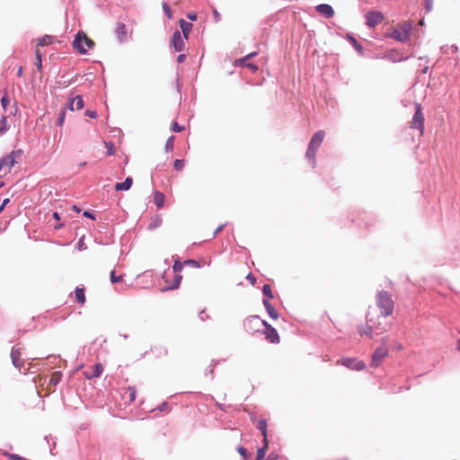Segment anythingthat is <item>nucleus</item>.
<instances>
[{
    "mask_svg": "<svg viewBox=\"0 0 460 460\" xmlns=\"http://www.w3.org/2000/svg\"><path fill=\"white\" fill-rule=\"evenodd\" d=\"M394 302L387 291H379L376 296V304L369 306L367 313V323L359 325L358 330L361 336L372 339L374 333H383L388 330L386 318L394 313Z\"/></svg>",
    "mask_w": 460,
    "mask_h": 460,
    "instance_id": "obj_1",
    "label": "nucleus"
},
{
    "mask_svg": "<svg viewBox=\"0 0 460 460\" xmlns=\"http://www.w3.org/2000/svg\"><path fill=\"white\" fill-rule=\"evenodd\" d=\"M255 325L260 326L262 325L264 327V330L262 331V333L265 335V339L270 342V343H279V336L277 332V330L272 327L270 323H268L266 321L261 320L257 315L250 316L246 319L244 322V325L246 328H248L249 325Z\"/></svg>",
    "mask_w": 460,
    "mask_h": 460,
    "instance_id": "obj_2",
    "label": "nucleus"
},
{
    "mask_svg": "<svg viewBox=\"0 0 460 460\" xmlns=\"http://www.w3.org/2000/svg\"><path fill=\"white\" fill-rule=\"evenodd\" d=\"M411 24L408 22L398 24L387 31L386 36L400 42H407L410 40Z\"/></svg>",
    "mask_w": 460,
    "mask_h": 460,
    "instance_id": "obj_3",
    "label": "nucleus"
},
{
    "mask_svg": "<svg viewBox=\"0 0 460 460\" xmlns=\"http://www.w3.org/2000/svg\"><path fill=\"white\" fill-rule=\"evenodd\" d=\"M325 137V132L323 130H319L316 133L314 134V136L311 138V141L309 143L307 151H306V157L308 160H310L313 166H314L315 164V155L317 149L322 145L323 139Z\"/></svg>",
    "mask_w": 460,
    "mask_h": 460,
    "instance_id": "obj_4",
    "label": "nucleus"
},
{
    "mask_svg": "<svg viewBox=\"0 0 460 460\" xmlns=\"http://www.w3.org/2000/svg\"><path fill=\"white\" fill-rule=\"evenodd\" d=\"M84 45L90 49L93 46V41L91 39H89L84 33L78 32L75 35V38L73 41V47L79 53L85 54L86 49L84 48Z\"/></svg>",
    "mask_w": 460,
    "mask_h": 460,
    "instance_id": "obj_5",
    "label": "nucleus"
},
{
    "mask_svg": "<svg viewBox=\"0 0 460 460\" xmlns=\"http://www.w3.org/2000/svg\"><path fill=\"white\" fill-rule=\"evenodd\" d=\"M424 115L422 112V108L420 103L415 104V113L411 121V128H417L420 130V135H423L424 132Z\"/></svg>",
    "mask_w": 460,
    "mask_h": 460,
    "instance_id": "obj_6",
    "label": "nucleus"
},
{
    "mask_svg": "<svg viewBox=\"0 0 460 460\" xmlns=\"http://www.w3.org/2000/svg\"><path fill=\"white\" fill-rule=\"evenodd\" d=\"M337 363L348 368L357 371L363 370L366 367V365L363 361L358 360L357 358H342L340 360H338Z\"/></svg>",
    "mask_w": 460,
    "mask_h": 460,
    "instance_id": "obj_7",
    "label": "nucleus"
},
{
    "mask_svg": "<svg viewBox=\"0 0 460 460\" xmlns=\"http://www.w3.org/2000/svg\"><path fill=\"white\" fill-rule=\"evenodd\" d=\"M366 24L369 28H374L377 24L381 23L385 19L384 14L379 11H369L365 14Z\"/></svg>",
    "mask_w": 460,
    "mask_h": 460,
    "instance_id": "obj_8",
    "label": "nucleus"
},
{
    "mask_svg": "<svg viewBox=\"0 0 460 460\" xmlns=\"http://www.w3.org/2000/svg\"><path fill=\"white\" fill-rule=\"evenodd\" d=\"M388 354V348L385 345H382L376 349L372 355V359L370 366L376 367L379 366L380 362L384 358H385Z\"/></svg>",
    "mask_w": 460,
    "mask_h": 460,
    "instance_id": "obj_9",
    "label": "nucleus"
},
{
    "mask_svg": "<svg viewBox=\"0 0 460 460\" xmlns=\"http://www.w3.org/2000/svg\"><path fill=\"white\" fill-rule=\"evenodd\" d=\"M171 44L173 47L174 50L177 52L182 51L184 49L185 39L180 31L177 30L173 32L171 40Z\"/></svg>",
    "mask_w": 460,
    "mask_h": 460,
    "instance_id": "obj_10",
    "label": "nucleus"
},
{
    "mask_svg": "<svg viewBox=\"0 0 460 460\" xmlns=\"http://www.w3.org/2000/svg\"><path fill=\"white\" fill-rule=\"evenodd\" d=\"M22 154V151H12L6 156L0 158L4 167L9 166L13 167L16 164V157Z\"/></svg>",
    "mask_w": 460,
    "mask_h": 460,
    "instance_id": "obj_11",
    "label": "nucleus"
},
{
    "mask_svg": "<svg viewBox=\"0 0 460 460\" xmlns=\"http://www.w3.org/2000/svg\"><path fill=\"white\" fill-rule=\"evenodd\" d=\"M84 107V100L81 95H76L74 98L69 99L66 109L70 111H79Z\"/></svg>",
    "mask_w": 460,
    "mask_h": 460,
    "instance_id": "obj_12",
    "label": "nucleus"
},
{
    "mask_svg": "<svg viewBox=\"0 0 460 460\" xmlns=\"http://www.w3.org/2000/svg\"><path fill=\"white\" fill-rule=\"evenodd\" d=\"M11 359L13 365L21 370V368L23 367V361L21 359V351L20 349L13 348L11 350Z\"/></svg>",
    "mask_w": 460,
    "mask_h": 460,
    "instance_id": "obj_13",
    "label": "nucleus"
},
{
    "mask_svg": "<svg viewBox=\"0 0 460 460\" xmlns=\"http://www.w3.org/2000/svg\"><path fill=\"white\" fill-rule=\"evenodd\" d=\"M317 13L326 18H332L334 15V11L330 4H321L315 7Z\"/></svg>",
    "mask_w": 460,
    "mask_h": 460,
    "instance_id": "obj_14",
    "label": "nucleus"
},
{
    "mask_svg": "<svg viewBox=\"0 0 460 460\" xmlns=\"http://www.w3.org/2000/svg\"><path fill=\"white\" fill-rule=\"evenodd\" d=\"M116 35L120 42L127 40V29L124 23H117Z\"/></svg>",
    "mask_w": 460,
    "mask_h": 460,
    "instance_id": "obj_15",
    "label": "nucleus"
},
{
    "mask_svg": "<svg viewBox=\"0 0 460 460\" xmlns=\"http://www.w3.org/2000/svg\"><path fill=\"white\" fill-rule=\"evenodd\" d=\"M132 182H133V180L131 177H127L124 181L122 182H119V183H116L115 185V190L116 191H119V190H128L131 188L132 186Z\"/></svg>",
    "mask_w": 460,
    "mask_h": 460,
    "instance_id": "obj_16",
    "label": "nucleus"
},
{
    "mask_svg": "<svg viewBox=\"0 0 460 460\" xmlns=\"http://www.w3.org/2000/svg\"><path fill=\"white\" fill-rule=\"evenodd\" d=\"M262 303L268 314L274 320L278 319L279 314L270 301L268 299H263Z\"/></svg>",
    "mask_w": 460,
    "mask_h": 460,
    "instance_id": "obj_17",
    "label": "nucleus"
},
{
    "mask_svg": "<svg viewBox=\"0 0 460 460\" xmlns=\"http://www.w3.org/2000/svg\"><path fill=\"white\" fill-rule=\"evenodd\" d=\"M179 23H180V27L181 30V33H182L185 40H188L189 32L190 31V30L192 29V26H193L192 23L186 22L183 19H181Z\"/></svg>",
    "mask_w": 460,
    "mask_h": 460,
    "instance_id": "obj_18",
    "label": "nucleus"
},
{
    "mask_svg": "<svg viewBox=\"0 0 460 460\" xmlns=\"http://www.w3.org/2000/svg\"><path fill=\"white\" fill-rule=\"evenodd\" d=\"M123 398L128 399V402H132L135 401L137 396V390L134 386H128L126 388L122 394Z\"/></svg>",
    "mask_w": 460,
    "mask_h": 460,
    "instance_id": "obj_19",
    "label": "nucleus"
},
{
    "mask_svg": "<svg viewBox=\"0 0 460 460\" xmlns=\"http://www.w3.org/2000/svg\"><path fill=\"white\" fill-rule=\"evenodd\" d=\"M256 428L261 431L263 436V442L268 441L267 439V421L266 420L261 419L258 420Z\"/></svg>",
    "mask_w": 460,
    "mask_h": 460,
    "instance_id": "obj_20",
    "label": "nucleus"
},
{
    "mask_svg": "<svg viewBox=\"0 0 460 460\" xmlns=\"http://www.w3.org/2000/svg\"><path fill=\"white\" fill-rule=\"evenodd\" d=\"M263 447H260L257 450L256 459L255 460H271L270 456L265 459L266 451L268 449V441L263 442Z\"/></svg>",
    "mask_w": 460,
    "mask_h": 460,
    "instance_id": "obj_21",
    "label": "nucleus"
},
{
    "mask_svg": "<svg viewBox=\"0 0 460 460\" xmlns=\"http://www.w3.org/2000/svg\"><path fill=\"white\" fill-rule=\"evenodd\" d=\"M154 202L158 208H163L164 203V195L160 191H155L154 194Z\"/></svg>",
    "mask_w": 460,
    "mask_h": 460,
    "instance_id": "obj_22",
    "label": "nucleus"
},
{
    "mask_svg": "<svg viewBox=\"0 0 460 460\" xmlns=\"http://www.w3.org/2000/svg\"><path fill=\"white\" fill-rule=\"evenodd\" d=\"M75 296L76 301L78 303L84 304L85 296H84V289L83 288L76 287L75 289Z\"/></svg>",
    "mask_w": 460,
    "mask_h": 460,
    "instance_id": "obj_23",
    "label": "nucleus"
},
{
    "mask_svg": "<svg viewBox=\"0 0 460 460\" xmlns=\"http://www.w3.org/2000/svg\"><path fill=\"white\" fill-rule=\"evenodd\" d=\"M66 108H62L58 113V119H57V126H63L64 122H65V119H66Z\"/></svg>",
    "mask_w": 460,
    "mask_h": 460,
    "instance_id": "obj_24",
    "label": "nucleus"
},
{
    "mask_svg": "<svg viewBox=\"0 0 460 460\" xmlns=\"http://www.w3.org/2000/svg\"><path fill=\"white\" fill-rule=\"evenodd\" d=\"M35 56H36L35 66L39 71H41V69H42V56L39 49L35 50Z\"/></svg>",
    "mask_w": 460,
    "mask_h": 460,
    "instance_id": "obj_25",
    "label": "nucleus"
},
{
    "mask_svg": "<svg viewBox=\"0 0 460 460\" xmlns=\"http://www.w3.org/2000/svg\"><path fill=\"white\" fill-rule=\"evenodd\" d=\"M61 377H62V374L61 372L58 371V372H54L51 376V378H50V383L53 385H57L60 380H61Z\"/></svg>",
    "mask_w": 460,
    "mask_h": 460,
    "instance_id": "obj_26",
    "label": "nucleus"
},
{
    "mask_svg": "<svg viewBox=\"0 0 460 460\" xmlns=\"http://www.w3.org/2000/svg\"><path fill=\"white\" fill-rule=\"evenodd\" d=\"M2 454H3V456L8 457L11 460H27L23 456L17 455V454H12V453H8L6 451H4Z\"/></svg>",
    "mask_w": 460,
    "mask_h": 460,
    "instance_id": "obj_27",
    "label": "nucleus"
},
{
    "mask_svg": "<svg viewBox=\"0 0 460 460\" xmlns=\"http://www.w3.org/2000/svg\"><path fill=\"white\" fill-rule=\"evenodd\" d=\"M262 293L267 297L266 299H268V300H269V298H272L273 297V293H272L271 288H270V286L269 284H265L263 286Z\"/></svg>",
    "mask_w": 460,
    "mask_h": 460,
    "instance_id": "obj_28",
    "label": "nucleus"
},
{
    "mask_svg": "<svg viewBox=\"0 0 460 460\" xmlns=\"http://www.w3.org/2000/svg\"><path fill=\"white\" fill-rule=\"evenodd\" d=\"M174 136H171L166 143H165V146H164V149L166 152H170L173 149V146H174Z\"/></svg>",
    "mask_w": 460,
    "mask_h": 460,
    "instance_id": "obj_29",
    "label": "nucleus"
},
{
    "mask_svg": "<svg viewBox=\"0 0 460 460\" xmlns=\"http://www.w3.org/2000/svg\"><path fill=\"white\" fill-rule=\"evenodd\" d=\"M7 128V119L5 116H3L0 119V135L6 132Z\"/></svg>",
    "mask_w": 460,
    "mask_h": 460,
    "instance_id": "obj_30",
    "label": "nucleus"
},
{
    "mask_svg": "<svg viewBox=\"0 0 460 460\" xmlns=\"http://www.w3.org/2000/svg\"><path fill=\"white\" fill-rule=\"evenodd\" d=\"M51 42H52V37L49 36V35H45V36H43L42 38H40L39 40L38 45L39 46H45V45L50 44Z\"/></svg>",
    "mask_w": 460,
    "mask_h": 460,
    "instance_id": "obj_31",
    "label": "nucleus"
},
{
    "mask_svg": "<svg viewBox=\"0 0 460 460\" xmlns=\"http://www.w3.org/2000/svg\"><path fill=\"white\" fill-rule=\"evenodd\" d=\"M161 224H162V218H161V217H156L155 218H154V219L150 222V224H149V226H148V228H149V229H155V228H156V227L160 226H161Z\"/></svg>",
    "mask_w": 460,
    "mask_h": 460,
    "instance_id": "obj_32",
    "label": "nucleus"
},
{
    "mask_svg": "<svg viewBox=\"0 0 460 460\" xmlns=\"http://www.w3.org/2000/svg\"><path fill=\"white\" fill-rule=\"evenodd\" d=\"M102 370H103V367H102V364H100V363L95 364L94 365L93 373L92 374V376L93 377L100 376L102 375Z\"/></svg>",
    "mask_w": 460,
    "mask_h": 460,
    "instance_id": "obj_33",
    "label": "nucleus"
},
{
    "mask_svg": "<svg viewBox=\"0 0 460 460\" xmlns=\"http://www.w3.org/2000/svg\"><path fill=\"white\" fill-rule=\"evenodd\" d=\"M181 275H175L174 276V281H173V284L169 286L166 289H175L179 287L180 283H181Z\"/></svg>",
    "mask_w": 460,
    "mask_h": 460,
    "instance_id": "obj_34",
    "label": "nucleus"
},
{
    "mask_svg": "<svg viewBox=\"0 0 460 460\" xmlns=\"http://www.w3.org/2000/svg\"><path fill=\"white\" fill-rule=\"evenodd\" d=\"M182 268H183V263L181 261H180L179 260L174 261V263L172 265V270L175 273L181 271Z\"/></svg>",
    "mask_w": 460,
    "mask_h": 460,
    "instance_id": "obj_35",
    "label": "nucleus"
},
{
    "mask_svg": "<svg viewBox=\"0 0 460 460\" xmlns=\"http://www.w3.org/2000/svg\"><path fill=\"white\" fill-rule=\"evenodd\" d=\"M163 10L165 13V15L169 18V19H172V11H171V8L169 6V4L166 3V2H164L163 3Z\"/></svg>",
    "mask_w": 460,
    "mask_h": 460,
    "instance_id": "obj_36",
    "label": "nucleus"
},
{
    "mask_svg": "<svg viewBox=\"0 0 460 460\" xmlns=\"http://www.w3.org/2000/svg\"><path fill=\"white\" fill-rule=\"evenodd\" d=\"M174 169L177 171H181L184 167V161L181 159H176L173 164Z\"/></svg>",
    "mask_w": 460,
    "mask_h": 460,
    "instance_id": "obj_37",
    "label": "nucleus"
},
{
    "mask_svg": "<svg viewBox=\"0 0 460 460\" xmlns=\"http://www.w3.org/2000/svg\"><path fill=\"white\" fill-rule=\"evenodd\" d=\"M105 146L107 147V154L109 155H113L115 154L114 146L111 142H104Z\"/></svg>",
    "mask_w": 460,
    "mask_h": 460,
    "instance_id": "obj_38",
    "label": "nucleus"
},
{
    "mask_svg": "<svg viewBox=\"0 0 460 460\" xmlns=\"http://www.w3.org/2000/svg\"><path fill=\"white\" fill-rule=\"evenodd\" d=\"M121 279H122V276H121V275L117 276V275L115 274V271H114V270H112V271L111 272V281L112 283H118V282H119Z\"/></svg>",
    "mask_w": 460,
    "mask_h": 460,
    "instance_id": "obj_39",
    "label": "nucleus"
},
{
    "mask_svg": "<svg viewBox=\"0 0 460 460\" xmlns=\"http://www.w3.org/2000/svg\"><path fill=\"white\" fill-rule=\"evenodd\" d=\"M173 132H181L184 129V128L182 126H180L177 122H173L172 124V128H171Z\"/></svg>",
    "mask_w": 460,
    "mask_h": 460,
    "instance_id": "obj_40",
    "label": "nucleus"
},
{
    "mask_svg": "<svg viewBox=\"0 0 460 460\" xmlns=\"http://www.w3.org/2000/svg\"><path fill=\"white\" fill-rule=\"evenodd\" d=\"M237 451L244 459L248 458L247 450L243 447H242V446L238 447Z\"/></svg>",
    "mask_w": 460,
    "mask_h": 460,
    "instance_id": "obj_41",
    "label": "nucleus"
},
{
    "mask_svg": "<svg viewBox=\"0 0 460 460\" xmlns=\"http://www.w3.org/2000/svg\"><path fill=\"white\" fill-rule=\"evenodd\" d=\"M1 104L4 109H6L9 104V98L6 93L1 98Z\"/></svg>",
    "mask_w": 460,
    "mask_h": 460,
    "instance_id": "obj_42",
    "label": "nucleus"
},
{
    "mask_svg": "<svg viewBox=\"0 0 460 460\" xmlns=\"http://www.w3.org/2000/svg\"><path fill=\"white\" fill-rule=\"evenodd\" d=\"M168 408H169L168 403L166 402H164L161 404H159L156 409L160 411H165L168 410Z\"/></svg>",
    "mask_w": 460,
    "mask_h": 460,
    "instance_id": "obj_43",
    "label": "nucleus"
},
{
    "mask_svg": "<svg viewBox=\"0 0 460 460\" xmlns=\"http://www.w3.org/2000/svg\"><path fill=\"white\" fill-rule=\"evenodd\" d=\"M9 202H10V199H8V198L4 199L2 201V203H1V205H0V213H1V212L4 210V208L9 204Z\"/></svg>",
    "mask_w": 460,
    "mask_h": 460,
    "instance_id": "obj_44",
    "label": "nucleus"
},
{
    "mask_svg": "<svg viewBox=\"0 0 460 460\" xmlns=\"http://www.w3.org/2000/svg\"><path fill=\"white\" fill-rule=\"evenodd\" d=\"M85 115L92 118V119H95L97 117V112L95 111H89L87 110L85 111Z\"/></svg>",
    "mask_w": 460,
    "mask_h": 460,
    "instance_id": "obj_45",
    "label": "nucleus"
},
{
    "mask_svg": "<svg viewBox=\"0 0 460 460\" xmlns=\"http://www.w3.org/2000/svg\"><path fill=\"white\" fill-rule=\"evenodd\" d=\"M246 279L247 280L252 284V285H254L255 282H256V279L255 277L252 274V273H249L247 276H246Z\"/></svg>",
    "mask_w": 460,
    "mask_h": 460,
    "instance_id": "obj_46",
    "label": "nucleus"
},
{
    "mask_svg": "<svg viewBox=\"0 0 460 460\" xmlns=\"http://www.w3.org/2000/svg\"><path fill=\"white\" fill-rule=\"evenodd\" d=\"M225 227V225H220L215 231H214V234H213V236L215 237L216 235H217L222 230L223 228Z\"/></svg>",
    "mask_w": 460,
    "mask_h": 460,
    "instance_id": "obj_47",
    "label": "nucleus"
},
{
    "mask_svg": "<svg viewBox=\"0 0 460 460\" xmlns=\"http://www.w3.org/2000/svg\"><path fill=\"white\" fill-rule=\"evenodd\" d=\"M188 19L190 21H196L197 20V14L195 13H189L187 14Z\"/></svg>",
    "mask_w": 460,
    "mask_h": 460,
    "instance_id": "obj_48",
    "label": "nucleus"
},
{
    "mask_svg": "<svg viewBox=\"0 0 460 460\" xmlns=\"http://www.w3.org/2000/svg\"><path fill=\"white\" fill-rule=\"evenodd\" d=\"M186 59V56L185 54H180L178 57H177V62L178 63H182L184 62V60Z\"/></svg>",
    "mask_w": 460,
    "mask_h": 460,
    "instance_id": "obj_49",
    "label": "nucleus"
},
{
    "mask_svg": "<svg viewBox=\"0 0 460 460\" xmlns=\"http://www.w3.org/2000/svg\"><path fill=\"white\" fill-rule=\"evenodd\" d=\"M85 217H88V218H91V219H94V215L90 212V211H84V214H83Z\"/></svg>",
    "mask_w": 460,
    "mask_h": 460,
    "instance_id": "obj_50",
    "label": "nucleus"
},
{
    "mask_svg": "<svg viewBox=\"0 0 460 460\" xmlns=\"http://www.w3.org/2000/svg\"><path fill=\"white\" fill-rule=\"evenodd\" d=\"M183 263L198 266V262L195 260H186Z\"/></svg>",
    "mask_w": 460,
    "mask_h": 460,
    "instance_id": "obj_51",
    "label": "nucleus"
},
{
    "mask_svg": "<svg viewBox=\"0 0 460 460\" xmlns=\"http://www.w3.org/2000/svg\"><path fill=\"white\" fill-rule=\"evenodd\" d=\"M199 318H200V320H201V321H205L206 319H208V314H205V312H204V311H202V312H200V314H199Z\"/></svg>",
    "mask_w": 460,
    "mask_h": 460,
    "instance_id": "obj_52",
    "label": "nucleus"
},
{
    "mask_svg": "<svg viewBox=\"0 0 460 460\" xmlns=\"http://www.w3.org/2000/svg\"><path fill=\"white\" fill-rule=\"evenodd\" d=\"M213 372H214V366L210 365L208 367V368L206 370V376L208 375V373H210L212 375Z\"/></svg>",
    "mask_w": 460,
    "mask_h": 460,
    "instance_id": "obj_53",
    "label": "nucleus"
},
{
    "mask_svg": "<svg viewBox=\"0 0 460 460\" xmlns=\"http://www.w3.org/2000/svg\"><path fill=\"white\" fill-rule=\"evenodd\" d=\"M216 21H219L220 15L219 13L217 10H214L213 12Z\"/></svg>",
    "mask_w": 460,
    "mask_h": 460,
    "instance_id": "obj_54",
    "label": "nucleus"
},
{
    "mask_svg": "<svg viewBox=\"0 0 460 460\" xmlns=\"http://www.w3.org/2000/svg\"><path fill=\"white\" fill-rule=\"evenodd\" d=\"M255 55H256V53H255V52H253V53H251V54L247 55V56L243 58V62L244 63L246 59H248V58H252V57H253V56H255Z\"/></svg>",
    "mask_w": 460,
    "mask_h": 460,
    "instance_id": "obj_55",
    "label": "nucleus"
},
{
    "mask_svg": "<svg viewBox=\"0 0 460 460\" xmlns=\"http://www.w3.org/2000/svg\"><path fill=\"white\" fill-rule=\"evenodd\" d=\"M17 76H18V77L22 76V66H20V67L18 68V71H17Z\"/></svg>",
    "mask_w": 460,
    "mask_h": 460,
    "instance_id": "obj_56",
    "label": "nucleus"
},
{
    "mask_svg": "<svg viewBox=\"0 0 460 460\" xmlns=\"http://www.w3.org/2000/svg\"><path fill=\"white\" fill-rule=\"evenodd\" d=\"M53 217L56 219V220H60V216L58 212H54L53 213Z\"/></svg>",
    "mask_w": 460,
    "mask_h": 460,
    "instance_id": "obj_57",
    "label": "nucleus"
},
{
    "mask_svg": "<svg viewBox=\"0 0 460 460\" xmlns=\"http://www.w3.org/2000/svg\"><path fill=\"white\" fill-rule=\"evenodd\" d=\"M247 66L251 67L252 70H256L257 69V66L253 64H246Z\"/></svg>",
    "mask_w": 460,
    "mask_h": 460,
    "instance_id": "obj_58",
    "label": "nucleus"
},
{
    "mask_svg": "<svg viewBox=\"0 0 460 460\" xmlns=\"http://www.w3.org/2000/svg\"><path fill=\"white\" fill-rule=\"evenodd\" d=\"M457 349L460 351V338L457 340Z\"/></svg>",
    "mask_w": 460,
    "mask_h": 460,
    "instance_id": "obj_59",
    "label": "nucleus"
},
{
    "mask_svg": "<svg viewBox=\"0 0 460 460\" xmlns=\"http://www.w3.org/2000/svg\"><path fill=\"white\" fill-rule=\"evenodd\" d=\"M79 165H80V166H84V165H86V162H82V163H80V164H79Z\"/></svg>",
    "mask_w": 460,
    "mask_h": 460,
    "instance_id": "obj_60",
    "label": "nucleus"
},
{
    "mask_svg": "<svg viewBox=\"0 0 460 460\" xmlns=\"http://www.w3.org/2000/svg\"><path fill=\"white\" fill-rule=\"evenodd\" d=\"M4 185V182L3 181H0V188H2Z\"/></svg>",
    "mask_w": 460,
    "mask_h": 460,
    "instance_id": "obj_61",
    "label": "nucleus"
},
{
    "mask_svg": "<svg viewBox=\"0 0 460 460\" xmlns=\"http://www.w3.org/2000/svg\"><path fill=\"white\" fill-rule=\"evenodd\" d=\"M124 339H128V335L127 334H123L121 335Z\"/></svg>",
    "mask_w": 460,
    "mask_h": 460,
    "instance_id": "obj_62",
    "label": "nucleus"
},
{
    "mask_svg": "<svg viewBox=\"0 0 460 460\" xmlns=\"http://www.w3.org/2000/svg\"><path fill=\"white\" fill-rule=\"evenodd\" d=\"M62 226V225L56 226H55V228H56V229H58V228H60V226Z\"/></svg>",
    "mask_w": 460,
    "mask_h": 460,
    "instance_id": "obj_63",
    "label": "nucleus"
},
{
    "mask_svg": "<svg viewBox=\"0 0 460 460\" xmlns=\"http://www.w3.org/2000/svg\"><path fill=\"white\" fill-rule=\"evenodd\" d=\"M79 246H83V243H81V241L78 243Z\"/></svg>",
    "mask_w": 460,
    "mask_h": 460,
    "instance_id": "obj_64",
    "label": "nucleus"
}]
</instances>
